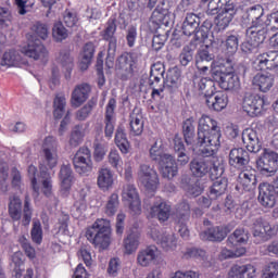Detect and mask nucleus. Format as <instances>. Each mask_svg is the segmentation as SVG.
<instances>
[{"mask_svg":"<svg viewBox=\"0 0 278 278\" xmlns=\"http://www.w3.org/2000/svg\"><path fill=\"white\" fill-rule=\"evenodd\" d=\"M23 53L26 58H31L33 60H40V58H48L49 55V51H47L40 39L28 41L27 47L23 49Z\"/></svg>","mask_w":278,"mask_h":278,"instance_id":"obj_23","label":"nucleus"},{"mask_svg":"<svg viewBox=\"0 0 278 278\" xmlns=\"http://www.w3.org/2000/svg\"><path fill=\"white\" fill-rule=\"evenodd\" d=\"M157 244H160L164 251H174V249H177V238L175 235L165 233L161 237Z\"/></svg>","mask_w":278,"mask_h":278,"instance_id":"obj_56","label":"nucleus"},{"mask_svg":"<svg viewBox=\"0 0 278 278\" xmlns=\"http://www.w3.org/2000/svg\"><path fill=\"white\" fill-rule=\"evenodd\" d=\"M238 184L242 186L245 192H251L257 184V178L251 172H241L238 176Z\"/></svg>","mask_w":278,"mask_h":278,"instance_id":"obj_46","label":"nucleus"},{"mask_svg":"<svg viewBox=\"0 0 278 278\" xmlns=\"http://www.w3.org/2000/svg\"><path fill=\"white\" fill-rule=\"evenodd\" d=\"M164 73H166V68L162 62L152 64L148 81L149 86H155V84H160V81L164 79Z\"/></svg>","mask_w":278,"mask_h":278,"instance_id":"obj_44","label":"nucleus"},{"mask_svg":"<svg viewBox=\"0 0 278 278\" xmlns=\"http://www.w3.org/2000/svg\"><path fill=\"white\" fill-rule=\"evenodd\" d=\"M181 188L185 192H187L188 197H201L203 193L201 182L191 180L190 177H185L181 179Z\"/></svg>","mask_w":278,"mask_h":278,"instance_id":"obj_39","label":"nucleus"},{"mask_svg":"<svg viewBox=\"0 0 278 278\" xmlns=\"http://www.w3.org/2000/svg\"><path fill=\"white\" fill-rule=\"evenodd\" d=\"M18 60V54L14 50L4 52L1 61V66H14Z\"/></svg>","mask_w":278,"mask_h":278,"instance_id":"obj_64","label":"nucleus"},{"mask_svg":"<svg viewBox=\"0 0 278 278\" xmlns=\"http://www.w3.org/2000/svg\"><path fill=\"white\" fill-rule=\"evenodd\" d=\"M253 277H255V267L251 264L233 265L228 273V278H253Z\"/></svg>","mask_w":278,"mask_h":278,"instance_id":"obj_36","label":"nucleus"},{"mask_svg":"<svg viewBox=\"0 0 278 278\" xmlns=\"http://www.w3.org/2000/svg\"><path fill=\"white\" fill-rule=\"evenodd\" d=\"M87 240L97 249L105 251L112 244V229L110 228V220L97 219L92 227L86 231Z\"/></svg>","mask_w":278,"mask_h":278,"instance_id":"obj_3","label":"nucleus"},{"mask_svg":"<svg viewBox=\"0 0 278 278\" xmlns=\"http://www.w3.org/2000/svg\"><path fill=\"white\" fill-rule=\"evenodd\" d=\"M228 186L227 177L217 178L210 188V198L216 200L218 197H223L227 192Z\"/></svg>","mask_w":278,"mask_h":278,"instance_id":"obj_41","label":"nucleus"},{"mask_svg":"<svg viewBox=\"0 0 278 278\" xmlns=\"http://www.w3.org/2000/svg\"><path fill=\"white\" fill-rule=\"evenodd\" d=\"M31 31L36 36V38H40L41 40H47L49 38V25L37 22L31 26Z\"/></svg>","mask_w":278,"mask_h":278,"instance_id":"obj_57","label":"nucleus"},{"mask_svg":"<svg viewBox=\"0 0 278 278\" xmlns=\"http://www.w3.org/2000/svg\"><path fill=\"white\" fill-rule=\"evenodd\" d=\"M253 86L258 88L261 92H268L275 86V74L257 73L252 79Z\"/></svg>","mask_w":278,"mask_h":278,"instance_id":"obj_30","label":"nucleus"},{"mask_svg":"<svg viewBox=\"0 0 278 278\" xmlns=\"http://www.w3.org/2000/svg\"><path fill=\"white\" fill-rule=\"evenodd\" d=\"M249 162H251V156L249 155V151L244 150V148H233L230 150L228 164L232 166V168L244 170V168L249 166Z\"/></svg>","mask_w":278,"mask_h":278,"instance_id":"obj_15","label":"nucleus"},{"mask_svg":"<svg viewBox=\"0 0 278 278\" xmlns=\"http://www.w3.org/2000/svg\"><path fill=\"white\" fill-rule=\"evenodd\" d=\"M134 64H136L134 54L129 52L123 53L116 60V68H118V71H124V73H134Z\"/></svg>","mask_w":278,"mask_h":278,"instance_id":"obj_43","label":"nucleus"},{"mask_svg":"<svg viewBox=\"0 0 278 278\" xmlns=\"http://www.w3.org/2000/svg\"><path fill=\"white\" fill-rule=\"evenodd\" d=\"M151 23L156 25V27H160L161 25L168 26L170 23V11H168L166 2L157 4L155 10L152 12Z\"/></svg>","mask_w":278,"mask_h":278,"instance_id":"obj_29","label":"nucleus"},{"mask_svg":"<svg viewBox=\"0 0 278 278\" xmlns=\"http://www.w3.org/2000/svg\"><path fill=\"white\" fill-rule=\"evenodd\" d=\"M168 92H177L181 86V68L174 66L167 71L166 79L163 81Z\"/></svg>","mask_w":278,"mask_h":278,"instance_id":"obj_27","label":"nucleus"},{"mask_svg":"<svg viewBox=\"0 0 278 278\" xmlns=\"http://www.w3.org/2000/svg\"><path fill=\"white\" fill-rule=\"evenodd\" d=\"M8 212L13 223H18V220H21L23 227H29L34 216V208H31L29 195L25 197L24 205L21 197L11 195L9 198Z\"/></svg>","mask_w":278,"mask_h":278,"instance_id":"obj_2","label":"nucleus"},{"mask_svg":"<svg viewBox=\"0 0 278 278\" xmlns=\"http://www.w3.org/2000/svg\"><path fill=\"white\" fill-rule=\"evenodd\" d=\"M161 175L164 179H173L177 177L178 167L177 162H175V157L169 155L164 159L162 163H159Z\"/></svg>","mask_w":278,"mask_h":278,"instance_id":"obj_32","label":"nucleus"},{"mask_svg":"<svg viewBox=\"0 0 278 278\" xmlns=\"http://www.w3.org/2000/svg\"><path fill=\"white\" fill-rule=\"evenodd\" d=\"M199 25H201V17H199L194 13H188L186 15L185 21L182 22V34L184 36H197V31H199Z\"/></svg>","mask_w":278,"mask_h":278,"instance_id":"obj_33","label":"nucleus"},{"mask_svg":"<svg viewBox=\"0 0 278 278\" xmlns=\"http://www.w3.org/2000/svg\"><path fill=\"white\" fill-rule=\"evenodd\" d=\"M59 177L61 180V194L62 197H68L71 194V188L73 187V168L71 164L62 165Z\"/></svg>","mask_w":278,"mask_h":278,"instance_id":"obj_26","label":"nucleus"},{"mask_svg":"<svg viewBox=\"0 0 278 278\" xmlns=\"http://www.w3.org/2000/svg\"><path fill=\"white\" fill-rule=\"evenodd\" d=\"M204 99L208 110H213L214 112H223L227 108V103H229L227 94L216 92V90L204 93Z\"/></svg>","mask_w":278,"mask_h":278,"instance_id":"obj_16","label":"nucleus"},{"mask_svg":"<svg viewBox=\"0 0 278 278\" xmlns=\"http://www.w3.org/2000/svg\"><path fill=\"white\" fill-rule=\"evenodd\" d=\"M193 88L197 92H201L202 94H207L214 92L216 90V83L214 79L203 77L199 74H194L192 76Z\"/></svg>","mask_w":278,"mask_h":278,"instance_id":"obj_28","label":"nucleus"},{"mask_svg":"<svg viewBox=\"0 0 278 278\" xmlns=\"http://www.w3.org/2000/svg\"><path fill=\"white\" fill-rule=\"evenodd\" d=\"M86 132L84 131V126L76 125L73 127L70 134L68 144L72 149H77L81 142H84V138Z\"/></svg>","mask_w":278,"mask_h":278,"instance_id":"obj_48","label":"nucleus"},{"mask_svg":"<svg viewBox=\"0 0 278 278\" xmlns=\"http://www.w3.org/2000/svg\"><path fill=\"white\" fill-rule=\"evenodd\" d=\"M58 139L55 137H47L43 142V163L48 168L58 166Z\"/></svg>","mask_w":278,"mask_h":278,"instance_id":"obj_14","label":"nucleus"},{"mask_svg":"<svg viewBox=\"0 0 278 278\" xmlns=\"http://www.w3.org/2000/svg\"><path fill=\"white\" fill-rule=\"evenodd\" d=\"M139 181L149 192H155L160 187V176L157 172L147 164H142L138 172Z\"/></svg>","mask_w":278,"mask_h":278,"instance_id":"obj_12","label":"nucleus"},{"mask_svg":"<svg viewBox=\"0 0 278 278\" xmlns=\"http://www.w3.org/2000/svg\"><path fill=\"white\" fill-rule=\"evenodd\" d=\"M97 184L100 190H103V192H106V190H110V188L114 186V174L112 173V169L110 168L99 169Z\"/></svg>","mask_w":278,"mask_h":278,"instance_id":"obj_38","label":"nucleus"},{"mask_svg":"<svg viewBox=\"0 0 278 278\" xmlns=\"http://www.w3.org/2000/svg\"><path fill=\"white\" fill-rule=\"evenodd\" d=\"M106 153H108V144H105L103 141H99V139H96L93 141L94 162H103Z\"/></svg>","mask_w":278,"mask_h":278,"instance_id":"obj_54","label":"nucleus"},{"mask_svg":"<svg viewBox=\"0 0 278 278\" xmlns=\"http://www.w3.org/2000/svg\"><path fill=\"white\" fill-rule=\"evenodd\" d=\"M237 12L238 10H236V5L226 4L215 17L217 27H219V29H227V27H229L230 23L233 21V16H236Z\"/></svg>","mask_w":278,"mask_h":278,"instance_id":"obj_25","label":"nucleus"},{"mask_svg":"<svg viewBox=\"0 0 278 278\" xmlns=\"http://www.w3.org/2000/svg\"><path fill=\"white\" fill-rule=\"evenodd\" d=\"M119 205L118 193H112L106 200L104 214H106V216H114L118 212Z\"/></svg>","mask_w":278,"mask_h":278,"instance_id":"obj_51","label":"nucleus"},{"mask_svg":"<svg viewBox=\"0 0 278 278\" xmlns=\"http://www.w3.org/2000/svg\"><path fill=\"white\" fill-rule=\"evenodd\" d=\"M122 197L125 201H128L131 212L140 214L142 207L140 202V195L138 189L131 184H127L123 187Z\"/></svg>","mask_w":278,"mask_h":278,"instance_id":"obj_18","label":"nucleus"},{"mask_svg":"<svg viewBox=\"0 0 278 278\" xmlns=\"http://www.w3.org/2000/svg\"><path fill=\"white\" fill-rule=\"evenodd\" d=\"M116 18H110L106 24V28L102 33V38L109 42L108 54L105 60V66L108 68H114V60H116Z\"/></svg>","mask_w":278,"mask_h":278,"instance_id":"obj_6","label":"nucleus"},{"mask_svg":"<svg viewBox=\"0 0 278 278\" xmlns=\"http://www.w3.org/2000/svg\"><path fill=\"white\" fill-rule=\"evenodd\" d=\"M108 160H109L110 166L112 168H115V170L123 168V157H121L118 150H111L109 153Z\"/></svg>","mask_w":278,"mask_h":278,"instance_id":"obj_63","label":"nucleus"},{"mask_svg":"<svg viewBox=\"0 0 278 278\" xmlns=\"http://www.w3.org/2000/svg\"><path fill=\"white\" fill-rule=\"evenodd\" d=\"M157 247L149 245L138 252L137 264L142 268H147L153 265L154 262H157Z\"/></svg>","mask_w":278,"mask_h":278,"instance_id":"obj_24","label":"nucleus"},{"mask_svg":"<svg viewBox=\"0 0 278 278\" xmlns=\"http://www.w3.org/2000/svg\"><path fill=\"white\" fill-rule=\"evenodd\" d=\"M278 154L270 149H264L256 160V168L263 177H275L277 174Z\"/></svg>","mask_w":278,"mask_h":278,"instance_id":"obj_8","label":"nucleus"},{"mask_svg":"<svg viewBox=\"0 0 278 278\" xmlns=\"http://www.w3.org/2000/svg\"><path fill=\"white\" fill-rule=\"evenodd\" d=\"M72 162L74 169L78 175L88 177L90 173H92V152L88 147H80L74 154Z\"/></svg>","mask_w":278,"mask_h":278,"instance_id":"obj_7","label":"nucleus"},{"mask_svg":"<svg viewBox=\"0 0 278 278\" xmlns=\"http://www.w3.org/2000/svg\"><path fill=\"white\" fill-rule=\"evenodd\" d=\"M176 216L178 220L188 222L190 219V204L187 201L177 204Z\"/></svg>","mask_w":278,"mask_h":278,"instance_id":"obj_59","label":"nucleus"},{"mask_svg":"<svg viewBox=\"0 0 278 278\" xmlns=\"http://www.w3.org/2000/svg\"><path fill=\"white\" fill-rule=\"evenodd\" d=\"M223 67L212 70V77L222 88V90H230L231 92L238 91L240 88V77L233 72V63L231 59H228L227 62H223Z\"/></svg>","mask_w":278,"mask_h":278,"instance_id":"obj_4","label":"nucleus"},{"mask_svg":"<svg viewBox=\"0 0 278 278\" xmlns=\"http://www.w3.org/2000/svg\"><path fill=\"white\" fill-rule=\"evenodd\" d=\"M140 245V232L130 231L126 238H124V249L126 255H131V253H136L138 251V247Z\"/></svg>","mask_w":278,"mask_h":278,"instance_id":"obj_40","label":"nucleus"},{"mask_svg":"<svg viewBox=\"0 0 278 278\" xmlns=\"http://www.w3.org/2000/svg\"><path fill=\"white\" fill-rule=\"evenodd\" d=\"M231 231L230 226H212L200 233L201 240L208 242H223Z\"/></svg>","mask_w":278,"mask_h":278,"instance_id":"obj_17","label":"nucleus"},{"mask_svg":"<svg viewBox=\"0 0 278 278\" xmlns=\"http://www.w3.org/2000/svg\"><path fill=\"white\" fill-rule=\"evenodd\" d=\"M240 43V39L238 35H229L225 40L217 38L212 41V47L215 49H219L222 53H224L225 58L223 62H227L230 60L233 63V55L238 52V47Z\"/></svg>","mask_w":278,"mask_h":278,"instance_id":"obj_10","label":"nucleus"},{"mask_svg":"<svg viewBox=\"0 0 278 278\" xmlns=\"http://www.w3.org/2000/svg\"><path fill=\"white\" fill-rule=\"evenodd\" d=\"M88 97H90V85L83 84L77 86L72 92V105L74 108H79L83 103L88 101Z\"/></svg>","mask_w":278,"mask_h":278,"instance_id":"obj_34","label":"nucleus"},{"mask_svg":"<svg viewBox=\"0 0 278 278\" xmlns=\"http://www.w3.org/2000/svg\"><path fill=\"white\" fill-rule=\"evenodd\" d=\"M144 117L142 112L134 110L129 115V132L130 136H142L144 131Z\"/></svg>","mask_w":278,"mask_h":278,"instance_id":"obj_31","label":"nucleus"},{"mask_svg":"<svg viewBox=\"0 0 278 278\" xmlns=\"http://www.w3.org/2000/svg\"><path fill=\"white\" fill-rule=\"evenodd\" d=\"M214 60V53H210L207 46L198 52L195 56V66L201 73H207L210 62Z\"/></svg>","mask_w":278,"mask_h":278,"instance_id":"obj_37","label":"nucleus"},{"mask_svg":"<svg viewBox=\"0 0 278 278\" xmlns=\"http://www.w3.org/2000/svg\"><path fill=\"white\" fill-rule=\"evenodd\" d=\"M52 38L55 42H64L68 38V29L64 27L62 22L54 23L52 27Z\"/></svg>","mask_w":278,"mask_h":278,"instance_id":"obj_53","label":"nucleus"},{"mask_svg":"<svg viewBox=\"0 0 278 278\" xmlns=\"http://www.w3.org/2000/svg\"><path fill=\"white\" fill-rule=\"evenodd\" d=\"M64 114H66V98L58 94L53 100V116L55 121H60Z\"/></svg>","mask_w":278,"mask_h":278,"instance_id":"obj_50","label":"nucleus"},{"mask_svg":"<svg viewBox=\"0 0 278 278\" xmlns=\"http://www.w3.org/2000/svg\"><path fill=\"white\" fill-rule=\"evenodd\" d=\"M258 203L270 210L277 203V195L270 188V182H262L258 186Z\"/></svg>","mask_w":278,"mask_h":278,"instance_id":"obj_22","label":"nucleus"},{"mask_svg":"<svg viewBox=\"0 0 278 278\" xmlns=\"http://www.w3.org/2000/svg\"><path fill=\"white\" fill-rule=\"evenodd\" d=\"M242 142L250 153H260L262 151V141L260 132L252 128H247L242 131Z\"/></svg>","mask_w":278,"mask_h":278,"instance_id":"obj_19","label":"nucleus"},{"mask_svg":"<svg viewBox=\"0 0 278 278\" xmlns=\"http://www.w3.org/2000/svg\"><path fill=\"white\" fill-rule=\"evenodd\" d=\"M30 238L35 244H42V224L38 219L33 222Z\"/></svg>","mask_w":278,"mask_h":278,"instance_id":"obj_58","label":"nucleus"},{"mask_svg":"<svg viewBox=\"0 0 278 278\" xmlns=\"http://www.w3.org/2000/svg\"><path fill=\"white\" fill-rule=\"evenodd\" d=\"M268 27L270 25L248 26L245 30L247 40L241 45L243 53H253L260 45H264L268 36Z\"/></svg>","mask_w":278,"mask_h":278,"instance_id":"obj_5","label":"nucleus"},{"mask_svg":"<svg viewBox=\"0 0 278 278\" xmlns=\"http://www.w3.org/2000/svg\"><path fill=\"white\" fill-rule=\"evenodd\" d=\"M56 62L64 71H66L65 78L71 79V73H73V68L75 66V59L71 55V50H61L56 58Z\"/></svg>","mask_w":278,"mask_h":278,"instance_id":"obj_35","label":"nucleus"},{"mask_svg":"<svg viewBox=\"0 0 278 278\" xmlns=\"http://www.w3.org/2000/svg\"><path fill=\"white\" fill-rule=\"evenodd\" d=\"M212 161L203 157L192 159L189 163V170L195 179H203L210 174Z\"/></svg>","mask_w":278,"mask_h":278,"instance_id":"obj_20","label":"nucleus"},{"mask_svg":"<svg viewBox=\"0 0 278 278\" xmlns=\"http://www.w3.org/2000/svg\"><path fill=\"white\" fill-rule=\"evenodd\" d=\"M115 144L119 149L121 153H129V140H127V134L123 127H118L115 132Z\"/></svg>","mask_w":278,"mask_h":278,"instance_id":"obj_49","label":"nucleus"},{"mask_svg":"<svg viewBox=\"0 0 278 278\" xmlns=\"http://www.w3.org/2000/svg\"><path fill=\"white\" fill-rule=\"evenodd\" d=\"M224 173L225 166H223V164L211 161V169L208 172L210 179L213 181L220 179L223 178Z\"/></svg>","mask_w":278,"mask_h":278,"instance_id":"obj_62","label":"nucleus"},{"mask_svg":"<svg viewBox=\"0 0 278 278\" xmlns=\"http://www.w3.org/2000/svg\"><path fill=\"white\" fill-rule=\"evenodd\" d=\"M12 25V11L9 8L0 7V29H7Z\"/></svg>","mask_w":278,"mask_h":278,"instance_id":"obj_61","label":"nucleus"},{"mask_svg":"<svg viewBox=\"0 0 278 278\" xmlns=\"http://www.w3.org/2000/svg\"><path fill=\"white\" fill-rule=\"evenodd\" d=\"M150 157L156 164L164 162L165 157H170V154L164 153V143L162 139H157L150 149Z\"/></svg>","mask_w":278,"mask_h":278,"instance_id":"obj_42","label":"nucleus"},{"mask_svg":"<svg viewBox=\"0 0 278 278\" xmlns=\"http://www.w3.org/2000/svg\"><path fill=\"white\" fill-rule=\"evenodd\" d=\"M213 24L210 20H205L203 24L198 27V30L195 31V36L193 38V41H191V45H201L202 42H205L210 36V29H212Z\"/></svg>","mask_w":278,"mask_h":278,"instance_id":"obj_45","label":"nucleus"},{"mask_svg":"<svg viewBox=\"0 0 278 278\" xmlns=\"http://www.w3.org/2000/svg\"><path fill=\"white\" fill-rule=\"evenodd\" d=\"M266 105H268V98L260 94L245 96L242 103L243 112H247L248 116H251L252 118H254V116H260Z\"/></svg>","mask_w":278,"mask_h":278,"instance_id":"obj_11","label":"nucleus"},{"mask_svg":"<svg viewBox=\"0 0 278 278\" xmlns=\"http://www.w3.org/2000/svg\"><path fill=\"white\" fill-rule=\"evenodd\" d=\"M97 106V99L92 98L76 113L77 121H86L90 116L92 110Z\"/></svg>","mask_w":278,"mask_h":278,"instance_id":"obj_55","label":"nucleus"},{"mask_svg":"<svg viewBox=\"0 0 278 278\" xmlns=\"http://www.w3.org/2000/svg\"><path fill=\"white\" fill-rule=\"evenodd\" d=\"M255 71H277L278 68V53L277 51H268L261 53L253 62Z\"/></svg>","mask_w":278,"mask_h":278,"instance_id":"obj_13","label":"nucleus"},{"mask_svg":"<svg viewBox=\"0 0 278 278\" xmlns=\"http://www.w3.org/2000/svg\"><path fill=\"white\" fill-rule=\"evenodd\" d=\"M150 215L152 218H157L161 223H166L170 218V206L164 199L155 198L150 207Z\"/></svg>","mask_w":278,"mask_h":278,"instance_id":"obj_21","label":"nucleus"},{"mask_svg":"<svg viewBox=\"0 0 278 278\" xmlns=\"http://www.w3.org/2000/svg\"><path fill=\"white\" fill-rule=\"evenodd\" d=\"M182 136L187 147L193 151L200 149L203 157H212L218 153L223 132L216 119L203 115L198 122V131L194 127V117H189L182 122Z\"/></svg>","mask_w":278,"mask_h":278,"instance_id":"obj_1","label":"nucleus"},{"mask_svg":"<svg viewBox=\"0 0 278 278\" xmlns=\"http://www.w3.org/2000/svg\"><path fill=\"white\" fill-rule=\"evenodd\" d=\"M178 60L182 66H188V64L194 60V50H192L190 46L184 47Z\"/></svg>","mask_w":278,"mask_h":278,"instance_id":"obj_60","label":"nucleus"},{"mask_svg":"<svg viewBox=\"0 0 278 278\" xmlns=\"http://www.w3.org/2000/svg\"><path fill=\"white\" fill-rule=\"evenodd\" d=\"M242 24L245 27H255L262 25H270V21L268 20V15L264 14V7L262 4H255L245 10L242 15Z\"/></svg>","mask_w":278,"mask_h":278,"instance_id":"obj_9","label":"nucleus"},{"mask_svg":"<svg viewBox=\"0 0 278 278\" xmlns=\"http://www.w3.org/2000/svg\"><path fill=\"white\" fill-rule=\"evenodd\" d=\"M265 224L262 223L261 218H256L252 224V235L256 238V244H261V242H266L265 238Z\"/></svg>","mask_w":278,"mask_h":278,"instance_id":"obj_52","label":"nucleus"},{"mask_svg":"<svg viewBox=\"0 0 278 278\" xmlns=\"http://www.w3.org/2000/svg\"><path fill=\"white\" fill-rule=\"evenodd\" d=\"M249 242V232L244 228H237L227 239L228 247H237Z\"/></svg>","mask_w":278,"mask_h":278,"instance_id":"obj_47","label":"nucleus"}]
</instances>
